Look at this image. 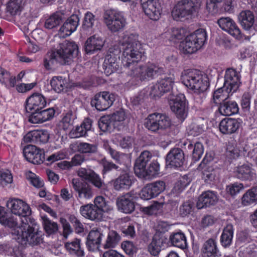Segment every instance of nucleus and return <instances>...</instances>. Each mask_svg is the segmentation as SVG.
Segmentation results:
<instances>
[{"label": "nucleus", "mask_w": 257, "mask_h": 257, "mask_svg": "<svg viewBox=\"0 0 257 257\" xmlns=\"http://www.w3.org/2000/svg\"><path fill=\"white\" fill-rule=\"evenodd\" d=\"M19 224L17 218L11 215L6 217L0 223L12 229L13 238L22 245H36L42 241L41 233L38 231L36 225L31 226L29 224L28 218H21Z\"/></svg>", "instance_id": "1"}, {"label": "nucleus", "mask_w": 257, "mask_h": 257, "mask_svg": "<svg viewBox=\"0 0 257 257\" xmlns=\"http://www.w3.org/2000/svg\"><path fill=\"white\" fill-rule=\"evenodd\" d=\"M182 80L184 85L193 93L194 104L191 111H201L200 105L206 98V91L210 85L207 75L196 69H189L184 71Z\"/></svg>", "instance_id": "2"}, {"label": "nucleus", "mask_w": 257, "mask_h": 257, "mask_svg": "<svg viewBox=\"0 0 257 257\" xmlns=\"http://www.w3.org/2000/svg\"><path fill=\"white\" fill-rule=\"evenodd\" d=\"M122 50L121 63L125 69L133 68L134 65L145 56V52L138 41V36L134 34L125 35L120 42Z\"/></svg>", "instance_id": "3"}, {"label": "nucleus", "mask_w": 257, "mask_h": 257, "mask_svg": "<svg viewBox=\"0 0 257 257\" xmlns=\"http://www.w3.org/2000/svg\"><path fill=\"white\" fill-rule=\"evenodd\" d=\"M126 72L131 77L141 81H149L163 74L164 68L158 64L147 63L144 65H139L138 63L131 68Z\"/></svg>", "instance_id": "4"}, {"label": "nucleus", "mask_w": 257, "mask_h": 257, "mask_svg": "<svg viewBox=\"0 0 257 257\" xmlns=\"http://www.w3.org/2000/svg\"><path fill=\"white\" fill-rule=\"evenodd\" d=\"M202 5L201 0H180L174 7L172 16L176 21L187 18L198 13Z\"/></svg>", "instance_id": "5"}, {"label": "nucleus", "mask_w": 257, "mask_h": 257, "mask_svg": "<svg viewBox=\"0 0 257 257\" xmlns=\"http://www.w3.org/2000/svg\"><path fill=\"white\" fill-rule=\"evenodd\" d=\"M205 30L199 29L187 36L180 44V48L184 53L192 54L200 49L206 40Z\"/></svg>", "instance_id": "6"}, {"label": "nucleus", "mask_w": 257, "mask_h": 257, "mask_svg": "<svg viewBox=\"0 0 257 257\" xmlns=\"http://www.w3.org/2000/svg\"><path fill=\"white\" fill-rule=\"evenodd\" d=\"M53 52L57 57L58 63L68 64L77 55L78 48L74 42L65 41L60 43Z\"/></svg>", "instance_id": "7"}, {"label": "nucleus", "mask_w": 257, "mask_h": 257, "mask_svg": "<svg viewBox=\"0 0 257 257\" xmlns=\"http://www.w3.org/2000/svg\"><path fill=\"white\" fill-rule=\"evenodd\" d=\"M174 80L175 77L172 74L160 79L156 83H152L148 88L149 95L155 99L161 97L172 89Z\"/></svg>", "instance_id": "8"}, {"label": "nucleus", "mask_w": 257, "mask_h": 257, "mask_svg": "<svg viewBox=\"0 0 257 257\" xmlns=\"http://www.w3.org/2000/svg\"><path fill=\"white\" fill-rule=\"evenodd\" d=\"M105 24L112 32H118L126 24V19L121 12L115 10H107L103 15Z\"/></svg>", "instance_id": "9"}, {"label": "nucleus", "mask_w": 257, "mask_h": 257, "mask_svg": "<svg viewBox=\"0 0 257 257\" xmlns=\"http://www.w3.org/2000/svg\"><path fill=\"white\" fill-rule=\"evenodd\" d=\"M46 101L44 96L39 93H34L28 97L26 101V112H55L53 107L42 110L46 106Z\"/></svg>", "instance_id": "10"}, {"label": "nucleus", "mask_w": 257, "mask_h": 257, "mask_svg": "<svg viewBox=\"0 0 257 257\" xmlns=\"http://www.w3.org/2000/svg\"><path fill=\"white\" fill-rule=\"evenodd\" d=\"M125 113H109L102 116L98 126L102 132H111L124 120Z\"/></svg>", "instance_id": "11"}, {"label": "nucleus", "mask_w": 257, "mask_h": 257, "mask_svg": "<svg viewBox=\"0 0 257 257\" xmlns=\"http://www.w3.org/2000/svg\"><path fill=\"white\" fill-rule=\"evenodd\" d=\"M121 51L118 47L113 46L109 50V54H107L103 64L104 73L109 76L116 72L119 68L118 60Z\"/></svg>", "instance_id": "12"}, {"label": "nucleus", "mask_w": 257, "mask_h": 257, "mask_svg": "<svg viewBox=\"0 0 257 257\" xmlns=\"http://www.w3.org/2000/svg\"><path fill=\"white\" fill-rule=\"evenodd\" d=\"M242 27L244 29L242 37H244L246 40H249L250 38L257 32V25L254 24V16L251 11L242 12Z\"/></svg>", "instance_id": "13"}, {"label": "nucleus", "mask_w": 257, "mask_h": 257, "mask_svg": "<svg viewBox=\"0 0 257 257\" xmlns=\"http://www.w3.org/2000/svg\"><path fill=\"white\" fill-rule=\"evenodd\" d=\"M143 12L146 16L153 21L158 20L162 11L159 0H141Z\"/></svg>", "instance_id": "14"}, {"label": "nucleus", "mask_w": 257, "mask_h": 257, "mask_svg": "<svg viewBox=\"0 0 257 257\" xmlns=\"http://www.w3.org/2000/svg\"><path fill=\"white\" fill-rule=\"evenodd\" d=\"M7 206L13 214L22 216V218H28L31 214L29 205L20 199H9L7 202Z\"/></svg>", "instance_id": "15"}, {"label": "nucleus", "mask_w": 257, "mask_h": 257, "mask_svg": "<svg viewBox=\"0 0 257 257\" xmlns=\"http://www.w3.org/2000/svg\"><path fill=\"white\" fill-rule=\"evenodd\" d=\"M114 100L115 96L113 94L103 91L96 94L91 103L98 111H102L110 107Z\"/></svg>", "instance_id": "16"}, {"label": "nucleus", "mask_w": 257, "mask_h": 257, "mask_svg": "<svg viewBox=\"0 0 257 257\" xmlns=\"http://www.w3.org/2000/svg\"><path fill=\"white\" fill-rule=\"evenodd\" d=\"M23 153L26 160L34 164H40L44 159V151L34 145L26 146Z\"/></svg>", "instance_id": "17"}, {"label": "nucleus", "mask_w": 257, "mask_h": 257, "mask_svg": "<svg viewBox=\"0 0 257 257\" xmlns=\"http://www.w3.org/2000/svg\"><path fill=\"white\" fill-rule=\"evenodd\" d=\"M118 210L125 214L132 213L135 209L134 196L130 193H126L118 197L116 200Z\"/></svg>", "instance_id": "18"}, {"label": "nucleus", "mask_w": 257, "mask_h": 257, "mask_svg": "<svg viewBox=\"0 0 257 257\" xmlns=\"http://www.w3.org/2000/svg\"><path fill=\"white\" fill-rule=\"evenodd\" d=\"M217 23L222 30L227 32L235 39H240V29L231 19L228 17H222L218 20Z\"/></svg>", "instance_id": "19"}, {"label": "nucleus", "mask_w": 257, "mask_h": 257, "mask_svg": "<svg viewBox=\"0 0 257 257\" xmlns=\"http://www.w3.org/2000/svg\"><path fill=\"white\" fill-rule=\"evenodd\" d=\"M74 190L78 194V198L82 200H89L92 198L93 192L90 185L85 182H81L77 179L72 180Z\"/></svg>", "instance_id": "20"}, {"label": "nucleus", "mask_w": 257, "mask_h": 257, "mask_svg": "<svg viewBox=\"0 0 257 257\" xmlns=\"http://www.w3.org/2000/svg\"><path fill=\"white\" fill-rule=\"evenodd\" d=\"M239 73L233 68H228L224 75V87H228L233 92H236L240 86Z\"/></svg>", "instance_id": "21"}, {"label": "nucleus", "mask_w": 257, "mask_h": 257, "mask_svg": "<svg viewBox=\"0 0 257 257\" xmlns=\"http://www.w3.org/2000/svg\"><path fill=\"white\" fill-rule=\"evenodd\" d=\"M169 104L173 112H186L188 111V103L183 94L171 96L169 99Z\"/></svg>", "instance_id": "22"}, {"label": "nucleus", "mask_w": 257, "mask_h": 257, "mask_svg": "<svg viewBox=\"0 0 257 257\" xmlns=\"http://www.w3.org/2000/svg\"><path fill=\"white\" fill-rule=\"evenodd\" d=\"M105 43L103 38L94 35L88 38L85 43V51L88 54H93L102 49Z\"/></svg>", "instance_id": "23"}, {"label": "nucleus", "mask_w": 257, "mask_h": 257, "mask_svg": "<svg viewBox=\"0 0 257 257\" xmlns=\"http://www.w3.org/2000/svg\"><path fill=\"white\" fill-rule=\"evenodd\" d=\"M103 236L104 234L100 228L91 230L87 238L86 246L88 249L91 251L98 249Z\"/></svg>", "instance_id": "24"}, {"label": "nucleus", "mask_w": 257, "mask_h": 257, "mask_svg": "<svg viewBox=\"0 0 257 257\" xmlns=\"http://www.w3.org/2000/svg\"><path fill=\"white\" fill-rule=\"evenodd\" d=\"M79 211L82 216L91 220L100 221L103 218V215L100 210L91 203L81 206Z\"/></svg>", "instance_id": "25"}, {"label": "nucleus", "mask_w": 257, "mask_h": 257, "mask_svg": "<svg viewBox=\"0 0 257 257\" xmlns=\"http://www.w3.org/2000/svg\"><path fill=\"white\" fill-rule=\"evenodd\" d=\"M79 22V18L77 15H72L64 23L59 30V35L62 37L70 36L76 31Z\"/></svg>", "instance_id": "26"}, {"label": "nucleus", "mask_w": 257, "mask_h": 257, "mask_svg": "<svg viewBox=\"0 0 257 257\" xmlns=\"http://www.w3.org/2000/svg\"><path fill=\"white\" fill-rule=\"evenodd\" d=\"M184 161V153L181 149L178 148L172 149L167 156V164L171 167H180L183 165Z\"/></svg>", "instance_id": "27"}, {"label": "nucleus", "mask_w": 257, "mask_h": 257, "mask_svg": "<svg viewBox=\"0 0 257 257\" xmlns=\"http://www.w3.org/2000/svg\"><path fill=\"white\" fill-rule=\"evenodd\" d=\"M218 200V197L215 192L212 191H207L201 194L199 197L196 203L198 209L214 205Z\"/></svg>", "instance_id": "28"}, {"label": "nucleus", "mask_w": 257, "mask_h": 257, "mask_svg": "<svg viewBox=\"0 0 257 257\" xmlns=\"http://www.w3.org/2000/svg\"><path fill=\"white\" fill-rule=\"evenodd\" d=\"M233 93V90H231L228 87H225V88L224 84H223L222 87L217 89L214 92L212 96V100L214 104H212L211 107L215 105H219L222 104L221 102L226 100L230 95H232Z\"/></svg>", "instance_id": "29"}, {"label": "nucleus", "mask_w": 257, "mask_h": 257, "mask_svg": "<svg viewBox=\"0 0 257 257\" xmlns=\"http://www.w3.org/2000/svg\"><path fill=\"white\" fill-rule=\"evenodd\" d=\"M92 122L90 119L85 118L80 126H77L71 131L70 134L71 137L77 138L85 136L87 132L91 128Z\"/></svg>", "instance_id": "30"}, {"label": "nucleus", "mask_w": 257, "mask_h": 257, "mask_svg": "<svg viewBox=\"0 0 257 257\" xmlns=\"http://www.w3.org/2000/svg\"><path fill=\"white\" fill-rule=\"evenodd\" d=\"M238 128V123L233 118H225L219 124L220 131L223 134H229L235 132Z\"/></svg>", "instance_id": "31"}, {"label": "nucleus", "mask_w": 257, "mask_h": 257, "mask_svg": "<svg viewBox=\"0 0 257 257\" xmlns=\"http://www.w3.org/2000/svg\"><path fill=\"white\" fill-rule=\"evenodd\" d=\"M210 110L214 112H238L239 107L235 101H229L219 105H213Z\"/></svg>", "instance_id": "32"}, {"label": "nucleus", "mask_w": 257, "mask_h": 257, "mask_svg": "<svg viewBox=\"0 0 257 257\" xmlns=\"http://www.w3.org/2000/svg\"><path fill=\"white\" fill-rule=\"evenodd\" d=\"M141 171V175H137V176L145 179H152L159 174L160 165L158 162L153 161L147 169L145 167Z\"/></svg>", "instance_id": "33"}, {"label": "nucleus", "mask_w": 257, "mask_h": 257, "mask_svg": "<svg viewBox=\"0 0 257 257\" xmlns=\"http://www.w3.org/2000/svg\"><path fill=\"white\" fill-rule=\"evenodd\" d=\"M217 252L216 242L210 238L206 241L201 249L202 257H215Z\"/></svg>", "instance_id": "34"}, {"label": "nucleus", "mask_w": 257, "mask_h": 257, "mask_svg": "<svg viewBox=\"0 0 257 257\" xmlns=\"http://www.w3.org/2000/svg\"><path fill=\"white\" fill-rule=\"evenodd\" d=\"M152 158V154L149 151H144L136 160L134 166V171L137 175H141V170L145 168L147 163Z\"/></svg>", "instance_id": "35"}, {"label": "nucleus", "mask_w": 257, "mask_h": 257, "mask_svg": "<svg viewBox=\"0 0 257 257\" xmlns=\"http://www.w3.org/2000/svg\"><path fill=\"white\" fill-rule=\"evenodd\" d=\"M0 83L7 88L14 87L16 83V77L6 69L0 67Z\"/></svg>", "instance_id": "36"}, {"label": "nucleus", "mask_w": 257, "mask_h": 257, "mask_svg": "<svg viewBox=\"0 0 257 257\" xmlns=\"http://www.w3.org/2000/svg\"><path fill=\"white\" fill-rule=\"evenodd\" d=\"M64 19L63 14L56 12L46 19L44 27L47 29H52L59 26Z\"/></svg>", "instance_id": "37"}, {"label": "nucleus", "mask_w": 257, "mask_h": 257, "mask_svg": "<svg viewBox=\"0 0 257 257\" xmlns=\"http://www.w3.org/2000/svg\"><path fill=\"white\" fill-rule=\"evenodd\" d=\"M65 246L71 254H75L78 257H83L84 255V251L81 246L79 239L76 238L71 242H67Z\"/></svg>", "instance_id": "38"}, {"label": "nucleus", "mask_w": 257, "mask_h": 257, "mask_svg": "<svg viewBox=\"0 0 257 257\" xmlns=\"http://www.w3.org/2000/svg\"><path fill=\"white\" fill-rule=\"evenodd\" d=\"M132 185V181L127 173H123L120 175L113 182V186L115 190L127 189Z\"/></svg>", "instance_id": "39"}, {"label": "nucleus", "mask_w": 257, "mask_h": 257, "mask_svg": "<svg viewBox=\"0 0 257 257\" xmlns=\"http://www.w3.org/2000/svg\"><path fill=\"white\" fill-rule=\"evenodd\" d=\"M164 241V237H160L158 234H155L152 241L148 246V250L150 253L154 256L158 254L161 251Z\"/></svg>", "instance_id": "40"}, {"label": "nucleus", "mask_w": 257, "mask_h": 257, "mask_svg": "<svg viewBox=\"0 0 257 257\" xmlns=\"http://www.w3.org/2000/svg\"><path fill=\"white\" fill-rule=\"evenodd\" d=\"M207 158V156L206 155L198 167V170L202 171V177L205 181L211 180L214 178L212 169L209 167L207 164L208 162L210 161L211 159L208 160Z\"/></svg>", "instance_id": "41"}, {"label": "nucleus", "mask_w": 257, "mask_h": 257, "mask_svg": "<svg viewBox=\"0 0 257 257\" xmlns=\"http://www.w3.org/2000/svg\"><path fill=\"white\" fill-rule=\"evenodd\" d=\"M171 243L175 246L185 249L187 246L186 238L182 232L174 233L170 236Z\"/></svg>", "instance_id": "42"}, {"label": "nucleus", "mask_w": 257, "mask_h": 257, "mask_svg": "<svg viewBox=\"0 0 257 257\" xmlns=\"http://www.w3.org/2000/svg\"><path fill=\"white\" fill-rule=\"evenodd\" d=\"M164 35L170 41L177 43L185 37L186 34L183 28H173L171 31L165 32Z\"/></svg>", "instance_id": "43"}, {"label": "nucleus", "mask_w": 257, "mask_h": 257, "mask_svg": "<svg viewBox=\"0 0 257 257\" xmlns=\"http://www.w3.org/2000/svg\"><path fill=\"white\" fill-rule=\"evenodd\" d=\"M233 235V228L231 224H228L224 228L222 233L220 241L224 247L230 245Z\"/></svg>", "instance_id": "44"}, {"label": "nucleus", "mask_w": 257, "mask_h": 257, "mask_svg": "<svg viewBox=\"0 0 257 257\" xmlns=\"http://www.w3.org/2000/svg\"><path fill=\"white\" fill-rule=\"evenodd\" d=\"M163 205V203L155 201L149 206L141 207L140 211L148 215H157L162 211Z\"/></svg>", "instance_id": "45"}, {"label": "nucleus", "mask_w": 257, "mask_h": 257, "mask_svg": "<svg viewBox=\"0 0 257 257\" xmlns=\"http://www.w3.org/2000/svg\"><path fill=\"white\" fill-rule=\"evenodd\" d=\"M120 240V236L115 231L111 230L108 233L106 240L103 244L104 248L115 247Z\"/></svg>", "instance_id": "46"}, {"label": "nucleus", "mask_w": 257, "mask_h": 257, "mask_svg": "<svg viewBox=\"0 0 257 257\" xmlns=\"http://www.w3.org/2000/svg\"><path fill=\"white\" fill-rule=\"evenodd\" d=\"M191 179L188 175H184L180 177L175 183L172 189L173 193L177 195L181 193L190 183Z\"/></svg>", "instance_id": "47"}, {"label": "nucleus", "mask_w": 257, "mask_h": 257, "mask_svg": "<svg viewBox=\"0 0 257 257\" xmlns=\"http://www.w3.org/2000/svg\"><path fill=\"white\" fill-rule=\"evenodd\" d=\"M54 113H31L28 120L32 123H40L50 120Z\"/></svg>", "instance_id": "48"}, {"label": "nucleus", "mask_w": 257, "mask_h": 257, "mask_svg": "<svg viewBox=\"0 0 257 257\" xmlns=\"http://www.w3.org/2000/svg\"><path fill=\"white\" fill-rule=\"evenodd\" d=\"M93 205H95L98 210H100V212L103 215L104 212H108L112 210V207L106 202L105 198L101 196H98L95 198Z\"/></svg>", "instance_id": "49"}, {"label": "nucleus", "mask_w": 257, "mask_h": 257, "mask_svg": "<svg viewBox=\"0 0 257 257\" xmlns=\"http://www.w3.org/2000/svg\"><path fill=\"white\" fill-rule=\"evenodd\" d=\"M22 0H9L7 4V10L12 15H17L23 9Z\"/></svg>", "instance_id": "50"}, {"label": "nucleus", "mask_w": 257, "mask_h": 257, "mask_svg": "<svg viewBox=\"0 0 257 257\" xmlns=\"http://www.w3.org/2000/svg\"><path fill=\"white\" fill-rule=\"evenodd\" d=\"M257 201V187H254L248 190L242 197V204L248 205Z\"/></svg>", "instance_id": "51"}, {"label": "nucleus", "mask_w": 257, "mask_h": 257, "mask_svg": "<svg viewBox=\"0 0 257 257\" xmlns=\"http://www.w3.org/2000/svg\"><path fill=\"white\" fill-rule=\"evenodd\" d=\"M145 126L152 132H156L159 130L157 113H151L146 119Z\"/></svg>", "instance_id": "52"}, {"label": "nucleus", "mask_w": 257, "mask_h": 257, "mask_svg": "<svg viewBox=\"0 0 257 257\" xmlns=\"http://www.w3.org/2000/svg\"><path fill=\"white\" fill-rule=\"evenodd\" d=\"M77 151L81 153H94L97 151V146L87 143H79L74 145Z\"/></svg>", "instance_id": "53"}, {"label": "nucleus", "mask_w": 257, "mask_h": 257, "mask_svg": "<svg viewBox=\"0 0 257 257\" xmlns=\"http://www.w3.org/2000/svg\"><path fill=\"white\" fill-rule=\"evenodd\" d=\"M41 218L44 229L48 234H51L58 230V227L56 223L51 221L47 216L43 215Z\"/></svg>", "instance_id": "54"}, {"label": "nucleus", "mask_w": 257, "mask_h": 257, "mask_svg": "<svg viewBox=\"0 0 257 257\" xmlns=\"http://www.w3.org/2000/svg\"><path fill=\"white\" fill-rule=\"evenodd\" d=\"M193 148L192 158L194 161H197L200 159L204 152V148L203 145L200 142H196L194 145L192 144H188L189 149L191 150Z\"/></svg>", "instance_id": "55"}, {"label": "nucleus", "mask_w": 257, "mask_h": 257, "mask_svg": "<svg viewBox=\"0 0 257 257\" xmlns=\"http://www.w3.org/2000/svg\"><path fill=\"white\" fill-rule=\"evenodd\" d=\"M65 83L66 80L62 76H54L50 81L52 88L58 93L64 89Z\"/></svg>", "instance_id": "56"}, {"label": "nucleus", "mask_w": 257, "mask_h": 257, "mask_svg": "<svg viewBox=\"0 0 257 257\" xmlns=\"http://www.w3.org/2000/svg\"><path fill=\"white\" fill-rule=\"evenodd\" d=\"M105 150L110 154L111 158L116 162L119 163H122L127 156L123 153H119L115 150L112 149L108 144L105 143L104 144Z\"/></svg>", "instance_id": "57"}, {"label": "nucleus", "mask_w": 257, "mask_h": 257, "mask_svg": "<svg viewBox=\"0 0 257 257\" xmlns=\"http://www.w3.org/2000/svg\"><path fill=\"white\" fill-rule=\"evenodd\" d=\"M95 21V16L91 13L87 12L85 14L82 24V29L87 32H90Z\"/></svg>", "instance_id": "58"}, {"label": "nucleus", "mask_w": 257, "mask_h": 257, "mask_svg": "<svg viewBox=\"0 0 257 257\" xmlns=\"http://www.w3.org/2000/svg\"><path fill=\"white\" fill-rule=\"evenodd\" d=\"M44 66L48 70L53 68L55 64L58 62L57 57L53 51L49 52L44 59Z\"/></svg>", "instance_id": "59"}, {"label": "nucleus", "mask_w": 257, "mask_h": 257, "mask_svg": "<svg viewBox=\"0 0 257 257\" xmlns=\"http://www.w3.org/2000/svg\"><path fill=\"white\" fill-rule=\"evenodd\" d=\"M76 118V116L73 113H65V115L59 123L60 129L66 130L69 128Z\"/></svg>", "instance_id": "60"}, {"label": "nucleus", "mask_w": 257, "mask_h": 257, "mask_svg": "<svg viewBox=\"0 0 257 257\" xmlns=\"http://www.w3.org/2000/svg\"><path fill=\"white\" fill-rule=\"evenodd\" d=\"M223 0H206V8L208 12L212 15L218 14L219 12V5Z\"/></svg>", "instance_id": "61"}, {"label": "nucleus", "mask_w": 257, "mask_h": 257, "mask_svg": "<svg viewBox=\"0 0 257 257\" xmlns=\"http://www.w3.org/2000/svg\"><path fill=\"white\" fill-rule=\"evenodd\" d=\"M26 178L30 182L31 184L36 188H40L43 186V181L35 174L31 171H27L26 173Z\"/></svg>", "instance_id": "62"}, {"label": "nucleus", "mask_w": 257, "mask_h": 257, "mask_svg": "<svg viewBox=\"0 0 257 257\" xmlns=\"http://www.w3.org/2000/svg\"><path fill=\"white\" fill-rule=\"evenodd\" d=\"M13 182V176L8 170L0 171V186H7Z\"/></svg>", "instance_id": "63"}, {"label": "nucleus", "mask_w": 257, "mask_h": 257, "mask_svg": "<svg viewBox=\"0 0 257 257\" xmlns=\"http://www.w3.org/2000/svg\"><path fill=\"white\" fill-rule=\"evenodd\" d=\"M68 157V151L66 149H63L60 151L55 152L50 156H49L46 159V160L51 163H54L55 162L63 160L66 159Z\"/></svg>", "instance_id": "64"}]
</instances>
